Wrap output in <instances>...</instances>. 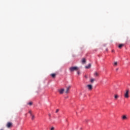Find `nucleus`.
I'll use <instances>...</instances> for the list:
<instances>
[{"mask_svg": "<svg viewBox=\"0 0 130 130\" xmlns=\"http://www.w3.org/2000/svg\"><path fill=\"white\" fill-rule=\"evenodd\" d=\"M28 105H29L30 106H31V105H32V104H33V103L32 102H30L29 103H28L27 104Z\"/></svg>", "mask_w": 130, "mask_h": 130, "instance_id": "dca6fc26", "label": "nucleus"}, {"mask_svg": "<svg viewBox=\"0 0 130 130\" xmlns=\"http://www.w3.org/2000/svg\"><path fill=\"white\" fill-rule=\"evenodd\" d=\"M94 75V77H99V73L98 72H95Z\"/></svg>", "mask_w": 130, "mask_h": 130, "instance_id": "0eeeda50", "label": "nucleus"}, {"mask_svg": "<svg viewBox=\"0 0 130 130\" xmlns=\"http://www.w3.org/2000/svg\"><path fill=\"white\" fill-rule=\"evenodd\" d=\"M78 70H79V68H78L77 67H70L69 68V71L70 72H74L75 71H78Z\"/></svg>", "mask_w": 130, "mask_h": 130, "instance_id": "f257e3e1", "label": "nucleus"}, {"mask_svg": "<svg viewBox=\"0 0 130 130\" xmlns=\"http://www.w3.org/2000/svg\"><path fill=\"white\" fill-rule=\"evenodd\" d=\"M87 88H88V89L89 91H92V89H93V86L91 84H88L86 86Z\"/></svg>", "mask_w": 130, "mask_h": 130, "instance_id": "7ed1b4c3", "label": "nucleus"}, {"mask_svg": "<svg viewBox=\"0 0 130 130\" xmlns=\"http://www.w3.org/2000/svg\"><path fill=\"white\" fill-rule=\"evenodd\" d=\"M28 112L30 114V115L31 114H32V111L31 110H29Z\"/></svg>", "mask_w": 130, "mask_h": 130, "instance_id": "a211bd4d", "label": "nucleus"}, {"mask_svg": "<svg viewBox=\"0 0 130 130\" xmlns=\"http://www.w3.org/2000/svg\"><path fill=\"white\" fill-rule=\"evenodd\" d=\"M82 63H86V59L85 58H82Z\"/></svg>", "mask_w": 130, "mask_h": 130, "instance_id": "9b49d317", "label": "nucleus"}, {"mask_svg": "<svg viewBox=\"0 0 130 130\" xmlns=\"http://www.w3.org/2000/svg\"><path fill=\"white\" fill-rule=\"evenodd\" d=\"M59 111V109H57L56 110V113H57Z\"/></svg>", "mask_w": 130, "mask_h": 130, "instance_id": "6ab92c4d", "label": "nucleus"}, {"mask_svg": "<svg viewBox=\"0 0 130 130\" xmlns=\"http://www.w3.org/2000/svg\"><path fill=\"white\" fill-rule=\"evenodd\" d=\"M70 89H71V86H68L67 87L66 91H65V93H69V91H70Z\"/></svg>", "mask_w": 130, "mask_h": 130, "instance_id": "39448f33", "label": "nucleus"}, {"mask_svg": "<svg viewBox=\"0 0 130 130\" xmlns=\"http://www.w3.org/2000/svg\"><path fill=\"white\" fill-rule=\"evenodd\" d=\"M7 127H10V126H12V123L11 122H8L7 124Z\"/></svg>", "mask_w": 130, "mask_h": 130, "instance_id": "423d86ee", "label": "nucleus"}, {"mask_svg": "<svg viewBox=\"0 0 130 130\" xmlns=\"http://www.w3.org/2000/svg\"><path fill=\"white\" fill-rule=\"evenodd\" d=\"M30 116L31 117L32 120H34V118H35V116L32 114H31Z\"/></svg>", "mask_w": 130, "mask_h": 130, "instance_id": "f8f14e48", "label": "nucleus"}, {"mask_svg": "<svg viewBox=\"0 0 130 130\" xmlns=\"http://www.w3.org/2000/svg\"><path fill=\"white\" fill-rule=\"evenodd\" d=\"M114 66H117V62H115L114 63Z\"/></svg>", "mask_w": 130, "mask_h": 130, "instance_id": "f3484780", "label": "nucleus"}, {"mask_svg": "<svg viewBox=\"0 0 130 130\" xmlns=\"http://www.w3.org/2000/svg\"><path fill=\"white\" fill-rule=\"evenodd\" d=\"M51 130H54V127H52L51 128Z\"/></svg>", "mask_w": 130, "mask_h": 130, "instance_id": "aec40b11", "label": "nucleus"}, {"mask_svg": "<svg viewBox=\"0 0 130 130\" xmlns=\"http://www.w3.org/2000/svg\"><path fill=\"white\" fill-rule=\"evenodd\" d=\"M122 119L124 120V119H127V117H126V116L124 115L122 117Z\"/></svg>", "mask_w": 130, "mask_h": 130, "instance_id": "6e6552de", "label": "nucleus"}, {"mask_svg": "<svg viewBox=\"0 0 130 130\" xmlns=\"http://www.w3.org/2000/svg\"><path fill=\"white\" fill-rule=\"evenodd\" d=\"M94 81H95V79H94V78H91L90 79V82L91 83H94Z\"/></svg>", "mask_w": 130, "mask_h": 130, "instance_id": "4468645a", "label": "nucleus"}, {"mask_svg": "<svg viewBox=\"0 0 130 130\" xmlns=\"http://www.w3.org/2000/svg\"><path fill=\"white\" fill-rule=\"evenodd\" d=\"M123 46V44H120L118 46L119 48H121Z\"/></svg>", "mask_w": 130, "mask_h": 130, "instance_id": "2eb2a0df", "label": "nucleus"}, {"mask_svg": "<svg viewBox=\"0 0 130 130\" xmlns=\"http://www.w3.org/2000/svg\"><path fill=\"white\" fill-rule=\"evenodd\" d=\"M118 70V68H117L116 69V71H117Z\"/></svg>", "mask_w": 130, "mask_h": 130, "instance_id": "4be33fe9", "label": "nucleus"}, {"mask_svg": "<svg viewBox=\"0 0 130 130\" xmlns=\"http://www.w3.org/2000/svg\"><path fill=\"white\" fill-rule=\"evenodd\" d=\"M91 64L89 63L87 66H85V69H90V68H91Z\"/></svg>", "mask_w": 130, "mask_h": 130, "instance_id": "1a4fd4ad", "label": "nucleus"}, {"mask_svg": "<svg viewBox=\"0 0 130 130\" xmlns=\"http://www.w3.org/2000/svg\"><path fill=\"white\" fill-rule=\"evenodd\" d=\"M119 98V96H118V95L117 94H115L114 95V98L116 100H117V99H118Z\"/></svg>", "mask_w": 130, "mask_h": 130, "instance_id": "9d476101", "label": "nucleus"}, {"mask_svg": "<svg viewBox=\"0 0 130 130\" xmlns=\"http://www.w3.org/2000/svg\"><path fill=\"white\" fill-rule=\"evenodd\" d=\"M63 92H64V89H63V88H62V89L59 90V93L60 94H62L63 93Z\"/></svg>", "mask_w": 130, "mask_h": 130, "instance_id": "20e7f679", "label": "nucleus"}, {"mask_svg": "<svg viewBox=\"0 0 130 130\" xmlns=\"http://www.w3.org/2000/svg\"><path fill=\"white\" fill-rule=\"evenodd\" d=\"M77 74H78V75H80V71H78Z\"/></svg>", "mask_w": 130, "mask_h": 130, "instance_id": "412c9836", "label": "nucleus"}, {"mask_svg": "<svg viewBox=\"0 0 130 130\" xmlns=\"http://www.w3.org/2000/svg\"><path fill=\"white\" fill-rule=\"evenodd\" d=\"M49 116H50V114H49Z\"/></svg>", "mask_w": 130, "mask_h": 130, "instance_id": "5701e85b", "label": "nucleus"}, {"mask_svg": "<svg viewBox=\"0 0 130 130\" xmlns=\"http://www.w3.org/2000/svg\"><path fill=\"white\" fill-rule=\"evenodd\" d=\"M129 93V90L126 89L125 90V92L124 94V97L125 98H128L129 97V95H128V93Z\"/></svg>", "mask_w": 130, "mask_h": 130, "instance_id": "f03ea898", "label": "nucleus"}, {"mask_svg": "<svg viewBox=\"0 0 130 130\" xmlns=\"http://www.w3.org/2000/svg\"><path fill=\"white\" fill-rule=\"evenodd\" d=\"M51 77H52L53 78H54L56 76V74H51Z\"/></svg>", "mask_w": 130, "mask_h": 130, "instance_id": "ddd939ff", "label": "nucleus"}]
</instances>
